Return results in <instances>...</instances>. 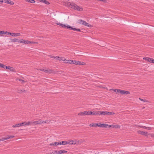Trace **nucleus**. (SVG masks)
<instances>
[{"instance_id": "nucleus-28", "label": "nucleus", "mask_w": 154, "mask_h": 154, "mask_svg": "<svg viewBox=\"0 0 154 154\" xmlns=\"http://www.w3.org/2000/svg\"><path fill=\"white\" fill-rule=\"evenodd\" d=\"M18 41H19L18 39H17L16 38H14L13 39H12L11 40V42H17Z\"/></svg>"}, {"instance_id": "nucleus-19", "label": "nucleus", "mask_w": 154, "mask_h": 154, "mask_svg": "<svg viewBox=\"0 0 154 154\" xmlns=\"http://www.w3.org/2000/svg\"><path fill=\"white\" fill-rule=\"evenodd\" d=\"M59 142V145H65L67 144V141H62Z\"/></svg>"}, {"instance_id": "nucleus-20", "label": "nucleus", "mask_w": 154, "mask_h": 154, "mask_svg": "<svg viewBox=\"0 0 154 154\" xmlns=\"http://www.w3.org/2000/svg\"><path fill=\"white\" fill-rule=\"evenodd\" d=\"M67 152V151L64 150H60L58 151V154H62L63 153H66Z\"/></svg>"}, {"instance_id": "nucleus-9", "label": "nucleus", "mask_w": 154, "mask_h": 154, "mask_svg": "<svg viewBox=\"0 0 154 154\" xmlns=\"http://www.w3.org/2000/svg\"><path fill=\"white\" fill-rule=\"evenodd\" d=\"M57 24L58 25H60L61 26V27L64 28H68V26H69V25L66 24H63L61 23H57Z\"/></svg>"}, {"instance_id": "nucleus-27", "label": "nucleus", "mask_w": 154, "mask_h": 154, "mask_svg": "<svg viewBox=\"0 0 154 154\" xmlns=\"http://www.w3.org/2000/svg\"><path fill=\"white\" fill-rule=\"evenodd\" d=\"M78 115L79 116H85V111L79 112L78 114Z\"/></svg>"}, {"instance_id": "nucleus-15", "label": "nucleus", "mask_w": 154, "mask_h": 154, "mask_svg": "<svg viewBox=\"0 0 154 154\" xmlns=\"http://www.w3.org/2000/svg\"><path fill=\"white\" fill-rule=\"evenodd\" d=\"M39 1L44 3L47 5L49 4V2L46 0H38Z\"/></svg>"}, {"instance_id": "nucleus-10", "label": "nucleus", "mask_w": 154, "mask_h": 154, "mask_svg": "<svg viewBox=\"0 0 154 154\" xmlns=\"http://www.w3.org/2000/svg\"><path fill=\"white\" fill-rule=\"evenodd\" d=\"M138 133L139 134L144 135L145 136H147L148 134L147 132L145 131H138Z\"/></svg>"}, {"instance_id": "nucleus-12", "label": "nucleus", "mask_w": 154, "mask_h": 154, "mask_svg": "<svg viewBox=\"0 0 154 154\" xmlns=\"http://www.w3.org/2000/svg\"><path fill=\"white\" fill-rule=\"evenodd\" d=\"M100 111H93L91 112H90L91 115H97L100 116Z\"/></svg>"}, {"instance_id": "nucleus-47", "label": "nucleus", "mask_w": 154, "mask_h": 154, "mask_svg": "<svg viewBox=\"0 0 154 154\" xmlns=\"http://www.w3.org/2000/svg\"><path fill=\"white\" fill-rule=\"evenodd\" d=\"M8 34L12 36L13 33H10L8 32Z\"/></svg>"}, {"instance_id": "nucleus-41", "label": "nucleus", "mask_w": 154, "mask_h": 154, "mask_svg": "<svg viewBox=\"0 0 154 154\" xmlns=\"http://www.w3.org/2000/svg\"><path fill=\"white\" fill-rule=\"evenodd\" d=\"M139 99L140 100L142 101H143V102H146L147 101V100H146L142 99L141 98H139Z\"/></svg>"}, {"instance_id": "nucleus-45", "label": "nucleus", "mask_w": 154, "mask_h": 154, "mask_svg": "<svg viewBox=\"0 0 154 154\" xmlns=\"http://www.w3.org/2000/svg\"><path fill=\"white\" fill-rule=\"evenodd\" d=\"M61 57H58L57 59V60H58L60 61H61Z\"/></svg>"}, {"instance_id": "nucleus-34", "label": "nucleus", "mask_w": 154, "mask_h": 154, "mask_svg": "<svg viewBox=\"0 0 154 154\" xmlns=\"http://www.w3.org/2000/svg\"><path fill=\"white\" fill-rule=\"evenodd\" d=\"M51 154H58V151L57 150H54L53 152L51 153Z\"/></svg>"}, {"instance_id": "nucleus-24", "label": "nucleus", "mask_w": 154, "mask_h": 154, "mask_svg": "<svg viewBox=\"0 0 154 154\" xmlns=\"http://www.w3.org/2000/svg\"><path fill=\"white\" fill-rule=\"evenodd\" d=\"M111 127H112V128H118L119 127H120L119 126V125H111Z\"/></svg>"}, {"instance_id": "nucleus-53", "label": "nucleus", "mask_w": 154, "mask_h": 154, "mask_svg": "<svg viewBox=\"0 0 154 154\" xmlns=\"http://www.w3.org/2000/svg\"><path fill=\"white\" fill-rule=\"evenodd\" d=\"M0 141H2L1 139H0Z\"/></svg>"}, {"instance_id": "nucleus-42", "label": "nucleus", "mask_w": 154, "mask_h": 154, "mask_svg": "<svg viewBox=\"0 0 154 154\" xmlns=\"http://www.w3.org/2000/svg\"><path fill=\"white\" fill-rule=\"evenodd\" d=\"M11 5H13L14 4V3L13 2L10 1L9 3H8Z\"/></svg>"}, {"instance_id": "nucleus-6", "label": "nucleus", "mask_w": 154, "mask_h": 154, "mask_svg": "<svg viewBox=\"0 0 154 154\" xmlns=\"http://www.w3.org/2000/svg\"><path fill=\"white\" fill-rule=\"evenodd\" d=\"M97 126L98 127H102L103 128H106L107 127H108L109 128L111 127V125H108L106 124H101L100 123H97Z\"/></svg>"}, {"instance_id": "nucleus-44", "label": "nucleus", "mask_w": 154, "mask_h": 154, "mask_svg": "<svg viewBox=\"0 0 154 154\" xmlns=\"http://www.w3.org/2000/svg\"><path fill=\"white\" fill-rule=\"evenodd\" d=\"M4 66V65L0 63V67L3 68Z\"/></svg>"}, {"instance_id": "nucleus-39", "label": "nucleus", "mask_w": 154, "mask_h": 154, "mask_svg": "<svg viewBox=\"0 0 154 154\" xmlns=\"http://www.w3.org/2000/svg\"><path fill=\"white\" fill-rule=\"evenodd\" d=\"M51 57V58H54L55 59L57 60V59L58 57H57V56H52Z\"/></svg>"}, {"instance_id": "nucleus-54", "label": "nucleus", "mask_w": 154, "mask_h": 154, "mask_svg": "<svg viewBox=\"0 0 154 154\" xmlns=\"http://www.w3.org/2000/svg\"><path fill=\"white\" fill-rule=\"evenodd\" d=\"M0 32H1V31H0ZM1 34V32H0V34Z\"/></svg>"}, {"instance_id": "nucleus-31", "label": "nucleus", "mask_w": 154, "mask_h": 154, "mask_svg": "<svg viewBox=\"0 0 154 154\" xmlns=\"http://www.w3.org/2000/svg\"><path fill=\"white\" fill-rule=\"evenodd\" d=\"M50 122L49 121V120H46V121H42V124L43 123H48Z\"/></svg>"}, {"instance_id": "nucleus-11", "label": "nucleus", "mask_w": 154, "mask_h": 154, "mask_svg": "<svg viewBox=\"0 0 154 154\" xmlns=\"http://www.w3.org/2000/svg\"><path fill=\"white\" fill-rule=\"evenodd\" d=\"M14 137V136H7V137L6 138H2L1 139L2 141H3L4 140H7L9 139L10 138Z\"/></svg>"}, {"instance_id": "nucleus-38", "label": "nucleus", "mask_w": 154, "mask_h": 154, "mask_svg": "<svg viewBox=\"0 0 154 154\" xmlns=\"http://www.w3.org/2000/svg\"><path fill=\"white\" fill-rule=\"evenodd\" d=\"M10 1V0H4L3 1V2L6 3L8 4Z\"/></svg>"}, {"instance_id": "nucleus-17", "label": "nucleus", "mask_w": 154, "mask_h": 154, "mask_svg": "<svg viewBox=\"0 0 154 154\" xmlns=\"http://www.w3.org/2000/svg\"><path fill=\"white\" fill-rule=\"evenodd\" d=\"M139 127L140 128H143L144 129H148L149 130H151V128L149 127H147L145 126H139Z\"/></svg>"}, {"instance_id": "nucleus-25", "label": "nucleus", "mask_w": 154, "mask_h": 154, "mask_svg": "<svg viewBox=\"0 0 154 154\" xmlns=\"http://www.w3.org/2000/svg\"><path fill=\"white\" fill-rule=\"evenodd\" d=\"M8 69L11 71L14 72L15 71V69L11 67L8 66Z\"/></svg>"}, {"instance_id": "nucleus-30", "label": "nucleus", "mask_w": 154, "mask_h": 154, "mask_svg": "<svg viewBox=\"0 0 154 154\" xmlns=\"http://www.w3.org/2000/svg\"><path fill=\"white\" fill-rule=\"evenodd\" d=\"M1 34H8V32L6 31V32H4L3 31H1Z\"/></svg>"}, {"instance_id": "nucleus-33", "label": "nucleus", "mask_w": 154, "mask_h": 154, "mask_svg": "<svg viewBox=\"0 0 154 154\" xmlns=\"http://www.w3.org/2000/svg\"><path fill=\"white\" fill-rule=\"evenodd\" d=\"M78 63H79V61H76V60H73V64H75L76 65H78Z\"/></svg>"}, {"instance_id": "nucleus-21", "label": "nucleus", "mask_w": 154, "mask_h": 154, "mask_svg": "<svg viewBox=\"0 0 154 154\" xmlns=\"http://www.w3.org/2000/svg\"><path fill=\"white\" fill-rule=\"evenodd\" d=\"M20 33H13V35L12 36L14 37H17L20 36Z\"/></svg>"}, {"instance_id": "nucleus-50", "label": "nucleus", "mask_w": 154, "mask_h": 154, "mask_svg": "<svg viewBox=\"0 0 154 154\" xmlns=\"http://www.w3.org/2000/svg\"><path fill=\"white\" fill-rule=\"evenodd\" d=\"M151 136L152 137H154V134H151Z\"/></svg>"}, {"instance_id": "nucleus-37", "label": "nucleus", "mask_w": 154, "mask_h": 154, "mask_svg": "<svg viewBox=\"0 0 154 154\" xmlns=\"http://www.w3.org/2000/svg\"><path fill=\"white\" fill-rule=\"evenodd\" d=\"M25 124V122H22L21 123H19V124L20 125V126H22L25 125H24Z\"/></svg>"}, {"instance_id": "nucleus-29", "label": "nucleus", "mask_w": 154, "mask_h": 154, "mask_svg": "<svg viewBox=\"0 0 154 154\" xmlns=\"http://www.w3.org/2000/svg\"><path fill=\"white\" fill-rule=\"evenodd\" d=\"M68 28H69V29L70 30L72 29V30H73L74 31H76L77 29H76V28H73L72 27L69 26H68Z\"/></svg>"}, {"instance_id": "nucleus-2", "label": "nucleus", "mask_w": 154, "mask_h": 154, "mask_svg": "<svg viewBox=\"0 0 154 154\" xmlns=\"http://www.w3.org/2000/svg\"><path fill=\"white\" fill-rule=\"evenodd\" d=\"M114 91L117 93H119L121 94H128L130 93L128 91L120 89H114Z\"/></svg>"}, {"instance_id": "nucleus-22", "label": "nucleus", "mask_w": 154, "mask_h": 154, "mask_svg": "<svg viewBox=\"0 0 154 154\" xmlns=\"http://www.w3.org/2000/svg\"><path fill=\"white\" fill-rule=\"evenodd\" d=\"M90 112H91V111H85V115H91V114H90Z\"/></svg>"}, {"instance_id": "nucleus-36", "label": "nucleus", "mask_w": 154, "mask_h": 154, "mask_svg": "<svg viewBox=\"0 0 154 154\" xmlns=\"http://www.w3.org/2000/svg\"><path fill=\"white\" fill-rule=\"evenodd\" d=\"M61 60L64 61V62H65V63H66V61H67V60L66 59H65V58L64 57H61Z\"/></svg>"}, {"instance_id": "nucleus-3", "label": "nucleus", "mask_w": 154, "mask_h": 154, "mask_svg": "<svg viewBox=\"0 0 154 154\" xmlns=\"http://www.w3.org/2000/svg\"><path fill=\"white\" fill-rule=\"evenodd\" d=\"M18 42H20L21 43L23 44V43L24 44H35V42H31L29 41L28 40H27L25 39H21L19 41H18Z\"/></svg>"}, {"instance_id": "nucleus-49", "label": "nucleus", "mask_w": 154, "mask_h": 154, "mask_svg": "<svg viewBox=\"0 0 154 154\" xmlns=\"http://www.w3.org/2000/svg\"><path fill=\"white\" fill-rule=\"evenodd\" d=\"M76 31H79V32H80L81 30L80 29H77Z\"/></svg>"}, {"instance_id": "nucleus-26", "label": "nucleus", "mask_w": 154, "mask_h": 154, "mask_svg": "<svg viewBox=\"0 0 154 154\" xmlns=\"http://www.w3.org/2000/svg\"><path fill=\"white\" fill-rule=\"evenodd\" d=\"M20 126V125L19 123L17 124L12 126V127L13 128H15L16 127H19Z\"/></svg>"}, {"instance_id": "nucleus-7", "label": "nucleus", "mask_w": 154, "mask_h": 154, "mask_svg": "<svg viewBox=\"0 0 154 154\" xmlns=\"http://www.w3.org/2000/svg\"><path fill=\"white\" fill-rule=\"evenodd\" d=\"M79 141L76 140H68L67 141V144H69L70 145H75L78 144L79 143Z\"/></svg>"}, {"instance_id": "nucleus-14", "label": "nucleus", "mask_w": 154, "mask_h": 154, "mask_svg": "<svg viewBox=\"0 0 154 154\" xmlns=\"http://www.w3.org/2000/svg\"><path fill=\"white\" fill-rule=\"evenodd\" d=\"M39 70L41 71L45 72L46 73H47L49 72H50V69H46V68H42V69H40Z\"/></svg>"}, {"instance_id": "nucleus-13", "label": "nucleus", "mask_w": 154, "mask_h": 154, "mask_svg": "<svg viewBox=\"0 0 154 154\" xmlns=\"http://www.w3.org/2000/svg\"><path fill=\"white\" fill-rule=\"evenodd\" d=\"M42 121L41 120H39L38 121H37L34 122H33V124L34 123L35 125H37L39 124H42Z\"/></svg>"}, {"instance_id": "nucleus-52", "label": "nucleus", "mask_w": 154, "mask_h": 154, "mask_svg": "<svg viewBox=\"0 0 154 154\" xmlns=\"http://www.w3.org/2000/svg\"><path fill=\"white\" fill-rule=\"evenodd\" d=\"M29 0H25V1L27 2H29Z\"/></svg>"}, {"instance_id": "nucleus-4", "label": "nucleus", "mask_w": 154, "mask_h": 154, "mask_svg": "<svg viewBox=\"0 0 154 154\" xmlns=\"http://www.w3.org/2000/svg\"><path fill=\"white\" fill-rule=\"evenodd\" d=\"M78 23L81 24L83 25L88 27H92V26L90 24H89L86 22L82 20H79L78 21Z\"/></svg>"}, {"instance_id": "nucleus-51", "label": "nucleus", "mask_w": 154, "mask_h": 154, "mask_svg": "<svg viewBox=\"0 0 154 154\" xmlns=\"http://www.w3.org/2000/svg\"><path fill=\"white\" fill-rule=\"evenodd\" d=\"M22 92H24L25 91V90H20Z\"/></svg>"}, {"instance_id": "nucleus-5", "label": "nucleus", "mask_w": 154, "mask_h": 154, "mask_svg": "<svg viewBox=\"0 0 154 154\" xmlns=\"http://www.w3.org/2000/svg\"><path fill=\"white\" fill-rule=\"evenodd\" d=\"M115 114V113H112L108 111H100V115H110L112 114Z\"/></svg>"}, {"instance_id": "nucleus-32", "label": "nucleus", "mask_w": 154, "mask_h": 154, "mask_svg": "<svg viewBox=\"0 0 154 154\" xmlns=\"http://www.w3.org/2000/svg\"><path fill=\"white\" fill-rule=\"evenodd\" d=\"M73 60H67V61L66 63H73Z\"/></svg>"}, {"instance_id": "nucleus-18", "label": "nucleus", "mask_w": 154, "mask_h": 154, "mask_svg": "<svg viewBox=\"0 0 154 154\" xmlns=\"http://www.w3.org/2000/svg\"><path fill=\"white\" fill-rule=\"evenodd\" d=\"M58 145H59L58 142H56L54 143H51L50 144V146H57Z\"/></svg>"}, {"instance_id": "nucleus-16", "label": "nucleus", "mask_w": 154, "mask_h": 154, "mask_svg": "<svg viewBox=\"0 0 154 154\" xmlns=\"http://www.w3.org/2000/svg\"><path fill=\"white\" fill-rule=\"evenodd\" d=\"M33 124V122H30L29 121L27 122H25V124L24 125L26 126H28L29 125H31Z\"/></svg>"}, {"instance_id": "nucleus-48", "label": "nucleus", "mask_w": 154, "mask_h": 154, "mask_svg": "<svg viewBox=\"0 0 154 154\" xmlns=\"http://www.w3.org/2000/svg\"><path fill=\"white\" fill-rule=\"evenodd\" d=\"M3 2V1L2 0H0V4H2Z\"/></svg>"}, {"instance_id": "nucleus-1", "label": "nucleus", "mask_w": 154, "mask_h": 154, "mask_svg": "<svg viewBox=\"0 0 154 154\" xmlns=\"http://www.w3.org/2000/svg\"><path fill=\"white\" fill-rule=\"evenodd\" d=\"M69 7L70 8L74 10L80 11H83V9L82 7L79 6L73 3H70Z\"/></svg>"}, {"instance_id": "nucleus-40", "label": "nucleus", "mask_w": 154, "mask_h": 154, "mask_svg": "<svg viewBox=\"0 0 154 154\" xmlns=\"http://www.w3.org/2000/svg\"><path fill=\"white\" fill-rule=\"evenodd\" d=\"M29 2L33 3L35 2V1L34 0H29Z\"/></svg>"}, {"instance_id": "nucleus-23", "label": "nucleus", "mask_w": 154, "mask_h": 154, "mask_svg": "<svg viewBox=\"0 0 154 154\" xmlns=\"http://www.w3.org/2000/svg\"><path fill=\"white\" fill-rule=\"evenodd\" d=\"M90 127H96L97 126V124L95 123H91L90 124Z\"/></svg>"}, {"instance_id": "nucleus-8", "label": "nucleus", "mask_w": 154, "mask_h": 154, "mask_svg": "<svg viewBox=\"0 0 154 154\" xmlns=\"http://www.w3.org/2000/svg\"><path fill=\"white\" fill-rule=\"evenodd\" d=\"M143 59L149 62L154 63V60L152 58L148 57H144L143 58Z\"/></svg>"}, {"instance_id": "nucleus-35", "label": "nucleus", "mask_w": 154, "mask_h": 154, "mask_svg": "<svg viewBox=\"0 0 154 154\" xmlns=\"http://www.w3.org/2000/svg\"><path fill=\"white\" fill-rule=\"evenodd\" d=\"M17 80H19V81H20V82H21L22 83H23L24 82H25L23 80H22V79H17Z\"/></svg>"}, {"instance_id": "nucleus-43", "label": "nucleus", "mask_w": 154, "mask_h": 154, "mask_svg": "<svg viewBox=\"0 0 154 154\" xmlns=\"http://www.w3.org/2000/svg\"><path fill=\"white\" fill-rule=\"evenodd\" d=\"M84 62H81L79 61V63H78V64L79 65H83L84 64Z\"/></svg>"}, {"instance_id": "nucleus-46", "label": "nucleus", "mask_w": 154, "mask_h": 154, "mask_svg": "<svg viewBox=\"0 0 154 154\" xmlns=\"http://www.w3.org/2000/svg\"><path fill=\"white\" fill-rule=\"evenodd\" d=\"M4 67H3V68H6V69H8V66H7L5 65H4Z\"/></svg>"}]
</instances>
